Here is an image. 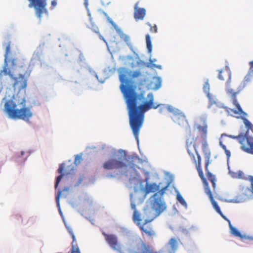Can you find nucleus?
I'll list each match as a JSON object with an SVG mask.
<instances>
[{
  "instance_id": "f03ea898",
  "label": "nucleus",
  "mask_w": 253,
  "mask_h": 253,
  "mask_svg": "<svg viewBox=\"0 0 253 253\" xmlns=\"http://www.w3.org/2000/svg\"><path fill=\"white\" fill-rule=\"evenodd\" d=\"M11 41L8 39L2 44L5 48L4 63L3 69L0 72V76L8 75L14 81V86L19 89H25L27 86V79L30 76L32 69L30 64L26 59L13 58L8 60L10 53Z\"/></svg>"
},
{
  "instance_id": "ea45409f",
  "label": "nucleus",
  "mask_w": 253,
  "mask_h": 253,
  "mask_svg": "<svg viewBox=\"0 0 253 253\" xmlns=\"http://www.w3.org/2000/svg\"><path fill=\"white\" fill-rule=\"evenodd\" d=\"M163 109V108H160L159 109V111H160V112L161 113H162V112Z\"/></svg>"
},
{
  "instance_id": "b1692460",
  "label": "nucleus",
  "mask_w": 253,
  "mask_h": 253,
  "mask_svg": "<svg viewBox=\"0 0 253 253\" xmlns=\"http://www.w3.org/2000/svg\"><path fill=\"white\" fill-rule=\"evenodd\" d=\"M244 173L241 170H239L237 172H233L231 173L232 177L235 178L241 179L243 178Z\"/></svg>"
},
{
  "instance_id": "6ab92c4d",
  "label": "nucleus",
  "mask_w": 253,
  "mask_h": 253,
  "mask_svg": "<svg viewBox=\"0 0 253 253\" xmlns=\"http://www.w3.org/2000/svg\"><path fill=\"white\" fill-rule=\"evenodd\" d=\"M64 167L63 164H61L59 166V168L58 169V172L60 173V175L58 176L56 178L55 183V188L56 189L59 185V182H60L61 179L63 178L64 176V174L63 173L64 170Z\"/></svg>"
},
{
  "instance_id": "f704fd0d",
  "label": "nucleus",
  "mask_w": 253,
  "mask_h": 253,
  "mask_svg": "<svg viewBox=\"0 0 253 253\" xmlns=\"http://www.w3.org/2000/svg\"><path fill=\"white\" fill-rule=\"evenodd\" d=\"M91 30L96 33H99L98 28L95 25H92V27L90 28Z\"/></svg>"
},
{
  "instance_id": "e433bc0d",
  "label": "nucleus",
  "mask_w": 253,
  "mask_h": 253,
  "mask_svg": "<svg viewBox=\"0 0 253 253\" xmlns=\"http://www.w3.org/2000/svg\"><path fill=\"white\" fill-rule=\"evenodd\" d=\"M69 191V187H65L63 189V191L68 192Z\"/></svg>"
},
{
  "instance_id": "aec40b11",
  "label": "nucleus",
  "mask_w": 253,
  "mask_h": 253,
  "mask_svg": "<svg viewBox=\"0 0 253 253\" xmlns=\"http://www.w3.org/2000/svg\"><path fill=\"white\" fill-rule=\"evenodd\" d=\"M169 245L171 248V250H170V251L172 253H174L177 248L178 244L177 240L174 238H171L169 241Z\"/></svg>"
},
{
  "instance_id": "bb28decb",
  "label": "nucleus",
  "mask_w": 253,
  "mask_h": 253,
  "mask_svg": "<svg viewBox=\"0 0 253 253\" xmlns=\"http://www.w3.org/2000/svg\"><path fill=\"white\" fill-rule=\"evenodd\" d=\"M219 144L220 147L224 150L225 153L227 156V159H228L231 156L230 152L226 149V146L224 145L221 141H220Z\"/></svg>"
},
{
  "instance_id": "412c9836",
  "label": "nucleus",
  "mask_w": 253,
  "mask_h": 253,
  "mask_svg": "<svg viewBox=\"0 0 253 253\" xmlns=\"http://www.w3.org/2000/svg\"><path fill=\"white\" fill-rule=\"evenodd\" d=\"M210 86L209 83V81L206 82L203 86V90L205 93H206L207 97L210 99H211V95L210 93Z\"/></svg>"
},
{
  "instance_id": "0eeeda50",
  "label": "nucleus",
  "mask_w": 253,
  "mask_h": 253,
  "mask_svg": "<svg viewBox=\"0 0 253 253\" xmlns=\"http://www.w3.org/2000/svg\"><path fill=\"white\" fill-rule=\"evenodd\" d=\"M26 99L23 98L19 104L20 108H17L18 103L16 104L12 100H8L4 104V110L9 117L14 119H22L28 121L32 117L33 113L31 111V107H26Z\"/></svg>"
},
{
  "instance_id": "7c9ffc66",
  "label": "nucleus",
  "mask_w": 253,
  "mask_h": 253,
  "mask_svg": "<svg viewBox=\"0 0 253 253\" xmlns=\"http://www.w3.org/2000/svg\"><path fill=\"white\" fill-rule=\"evenodd\" d=\"M68 232L72 238V239H73L72 243L77 244L76 240V237L74 234L72 229L68 228Z\"/></svg>"
},
{
  "instance_id": "9b49d317",
  "label": "nucleus",
  "mask_w": 253,
  "mask_h": 253,
  "mask_svg": "<svg viewBox=\"0 0 253 253\" xmlns=\"http://www.w3.org/2000/svg\"><path fill=\"white\" fill-rule=\"evenodd\" d=\"M129 253H172V252L167 249L156 252L151 246L142 242L139 246L137 247L136 251L131 250Z\"/></svg>"
},
{
  "instance_id": "c756f323",
  "label": "nucleus",
  "mask_w": 253,
  "mask_h": 253,
  "mask_svg": "<svg viewBox=\"0 0 253 253\" xmlns=\"http://www.w3.org/2000/svg\"><path fill=\"white\" fill-rule=\"evenodd\" d=\"M61 193H62V191L59 190L58 192L57 195L56 196V198H55L57 206L59 208V209H60L59 200H60V196L61 194Z\"/></svg>"
},
{
  "instance_id": "f257e3e1",
  "label": "nucleus",
  "mask_w": 253,
  "mask_h": 253,
  "mask_svg": "<svg viewBox=\"0 0 253 253\" xmlns=\"http://www.w3.org/2000/svg\"><path fill=\"white\" fill-rule=\"evenodd\" d=\"M141 73L138 71L132 72L124 69L119 76L121 82L120 89L123 93L127 105L129 120V125L135 139L139 141V134L144 120V113L151 109H157L160 105L154 102V95L149 93L146 100L142 93H137L134 89L129 86L128 78H134L139 76Z\"/></svg>"
},
{
  "instance_id": "2f4dec72",
  "label": "nucleus",
  "mask_w": 253,
  "mask_h": 253,
  "mask_svg": "<svg viewBox=\"0 0 253 253\" xmlns=\"http://www.w3.org/2000/svg\"><path fill=\"white\" fill-rule=\"evenodd\" d=\"M248 180L251 182V192L253 194V176L250 175L248 177Z\"/></svg>"
},
{
  "instance_id": "39448f33",
  "label": "nucleus",
  "mask_w": 253,
  "mask_h": 253,
  "mask_svg": "<svg viewBox=\"0 0 253 253\" xmlns=\"http://www.w3.org/2000/svg\"><path fill=\"white\" fill-rule=\"evenodd\" d=\"M186 148L188 153L191 159L193 161L198 172L199 175L204 184L205 193L207 195H208L213 208L218 213H219L225 220L228 221L229 225H230V224H231L230 220H229L223 214L217 203L214 200L213 197L209 187L208 182L202 171L201 167L202 159L201 156L197 150L196 144H192V143H189L188 142H187Z\"/></svg>"
},
{
  "instance_id": "a211bd4d",
  "label": "nucleus",
  "mask_w": 253,
  "mask_h": 253,
  "mask_svg": "<svg viewBox=\"0 0 253 253\" xmlns=\"http://www.w3.org/2000/svg\"><path fill=\"white\" fill-rule=\"evenodd\" d=\"M159 189V185L157 184L153 183H146L145 185V193L148 194L151 192H154Z\"/></svg>"
},
{
  "instance_id": "c9c22d12",
  "label": "nucleus",
  "mask_w": 253,
  "mask_h": 253,
  "mask_svg": "<svg viewBox=\"0 0 253 253\" xmlns=\"http://www.w3.org/2000/svg\"><path fill=\"white\" fill-rule=\"evenodd\" d=\"M131 207L132 209H133L134 211L136 210V206L132 202H131Z\"/></svg>"
},
{
  "instance_id": "4be33fe9",
  "label": "nucleus",
  "mask_w": 253,
  "mask_h": 253,
  "mask_svg": "<svg viewBox=\"0 0 253 253\" xmlns=\"http://www.w3.org/2000/svg\"><path fill=\"white\" fill-rule=\"evenodd\" d=\"M146 42L147 44V48L149 53H151L152 50V44L150 38V36L149 34L146 35Z\"/></svg>"
},
{
  "instance_id": "5701e85b",
  "label": "nucleus",
  "mask_w": 253,
  "mask_h": 253,
  "mask_svg": "<svg viewBox=\"0 0 253 253\" xmlns=\"http://www.w3.org/2000/svg\"><path fill=\"white\" fill-rule=\"evenodd\" d=\"M133 221L136 223L137 225L138 226V223L141 224L140 221H141V219L140 218V214L137 210H135L133 211Z\"/></svg>"
},
{
  "instance_id": "79ce46f5",
  "label": "nucleus",
  "mask_w": 253,
  "mask_h": 253,
  "mask_svg": "<svg viewBox=\"0 0 253 253\" xmlns=\"http://www.w3.org/2000/svg\"><path fill=\"white\" fill-rule=\"evenodd\" d=\"M156 61V60H150V62H152L153 61Z\"/></svg>"
},
{
  "instance_id": "4468645a",
  "label": "nucleus",
  "mask_w": 253,
  "mask_h": 253,
  "mask_svg": "<svg viewBox=\"0 0 253 253\" xmlns=\"http://www.w3.org/2000/svg\"><path fill=\"white\" fill-rule=\"evenodd\" d=\"M107 21L112 25L114 28L116 30L117 33L120 36V38L123 39L125 42L128 43L129 42V37L124 34L122 29L110 18L109 17H107Z\"/></svg>"
},
{
  "instance_id": "6e6552de",
  "label": "nucleus",
  "mask_w": 253,
  "mask_h": 253,
  "mask_svg": "<svg viewBox=\"0 0 253 253\" xmlns=\"http://www.w3.org/2000/svg\"><path fill=\"white\" fill-rule=\"evenodd\" d=\"M164 192L165 189H161L153 196V203L152 204V207L157 212L156 216L159 215L166 209V204L163 201Z\"/></svg>"
},
{
  "instance_id": "58836bf2",
  "label": "nucleus",
  "mask_w": 253,
  "mask_h": 253,
  "mask_svg": "<svg viewBox=\"0 0 253 253\" xmlns=\"http://www.w3.org/2000/svg\"><path fill=\"white\" fill-rule=\"evenodd\" d=\"M51 4H52V5L53 6H55V5H56V2L55 1H54V0H53V1H52Z\"/></svg>"
},
{
  "instance_id": "20e7f679",
  "label": "nucleus",
  "mask_w": 253,
  "mask_h": 253,
  "mask_svg": "<svg viewBox=\"0 0 253 253\" xmlns=\"http://www.w3.org/2000/svg\"><path fill=\"white\" fill-rule=\"evenodd\" d=\"M103 167L106 170H118L120 174L128 178L130 183L137 180L138 173L136 165L128 161L126 154L114 156L103 163Z\"/></svg>"
},
{
  "instance_id": "cd10ccee",
  "label": "nucleus",
  "mask_w": 253,
  "mask_h": 253,
  "mask_svg": "<svg viewBox=\"0 0 253 253\" xmlns=\"http://www.w3.org/2000/svg\"><path fill=\"white\" fill-rule=\"evenodd\" d=\"M155 80H156V83L154 88L155 89H158L161 86V79L160 77H156Z\"/></svg>"
},
{
  "instance_id": "393cba45",
  "label": "nucleus",
  "mask_w": 253,
  "mask_h": 253,
  "mask_svg": "<svg viewBox=\"0 0 253 253\" xmlns=\"http://www.w3.org/2000/svg\"><path fill=\"white\" fill-rule=\"evenodd\" d=\"M71 253H81L77 244L72 243Z\"/></svg>"
},
{
  "instance_id": "423d86ee",
  "label": "nucleus",
  "mask_w": 253,
  "mask_h": 253,
  "mask_svg": "<svg viewBox=\"0 0 253 253\" xmlns=\"http://www.w3.org/2000/svg\"><path fill=\"white\" fill-rule=\"evenodd\" d=\"M194 128L197 129L201 133V137L203 139L202 142V150L205 159L206 176L208 180L211 182L213 192L214 193H216L215 182L216 179L215 176L212 174L209 169V166L211 163L212 160L211 159V152L207 140L208 126L206 123H204L203 126L196 124L194 125Z\"/></svg>"
},
{
  "instance_id": "ddd939ff",
  "label": "nucleus",
  "mask_w": 253,
  "mask_h": 253,
  "mask_svg": "<svg viewBox=\"0 0 253 253\" xmlns=\"http://www.w3.org/2000/svg\"><path fill=\"white\" fill-rule=\"evenodd\" d=\"M155 217L151 219H146L143 224L138 223V226L142 232V235L145 234L149 237L155 236V232L151 224H148L151 222Z\"/></svg>"
},
{
  "instance_id": "72a5a7b5",
  "label": "nucleus",
  "mask_w": 253,
  "mask_h": 253,
  "mask_svg": "<svg viewBox=\"0 0 253 253\" xmlns=\"http://www.w3.org/2000/svg\"><path fill=\"white\" fill-rule=\"evenodd\" d=\"M250 69H249V73H253V60L250 62Z\"/></svg>"
},
{
  "instance_id": "c85d7f7f",
  "label": "nucleus",
  "mask_w": 253,
  "mask_h": 253,
  "mask_svg": "<svg viewBox=\"0 0 253 253\" xmlns=\"http://www.w3.org/2000/svg\"><path fill=\"white\" fill-rule=\"evenodd\" d=\"M147 25L150 27V31L152 33H157L158 32V29L156 25L152 26L150 23H147Z\"/></svg>"
},
{
  "instance_id": "4c0bfd02",
  "label": "nucleus",
  "mask_w": 253,
  "mask_h": 253,
  "mask_svg": "<svg viewBox=\"0 0 253 253\" xmlns=\"http://www.w3.org/2000/svg\"><path fill=\"white\" fill-rule=\"evenodd\" d=\"M152 66L153 67H155L157 68H158V69H161V65H155V64H152Z\"/></svg>"
},
{
  "instance_id": "f3484780",
  "label": "nucleus",
  "mask_w": 253,
  "mask_h": 253,
  "mask_svg": "<svg viewBox=\"0 0 253 253\" xmlns=\"http://www.w3.org/2000/svg\"><path fill=\"white\" fill-rule=\"evenodd\" d=\"M229 227L231 233L236 237H238L242 240H253V238L249 237L246 235H242L240 231L236 228L234 227L231 224H230Z\"/></svg>"
},
{
  "instance_id": "dca6fc26",
  "label": "nucleus",
  "mask_w": 253,
  "mask_h": 253,
  "mask_svg": "<svg viewBox=\"0 0 253 253\" xmlns=\"http://www.w3.org/2000/svg\"><path fill=\"white\" fill-rule=\"evenodd\" d=\"M146 15V10L144 8L138 7V3L134 5V18L136 21L141 20Z\"/></svg>"
},
{
  "instance_id": "473e14b6",
  "label": "nucleus",
  "mask_w": 253,
  "mask_h": 253,
  "mask_svg": "<svg viewBox=\"0 0 253 253\" xmlns=\"http://www.w3.org/2000/svg\"><path fill=\"white\" fill-rule=\"evenodd\" d=\"M82 158L81 157L77 156L75 160V164L77 165L81 163Z\"/></svg>"
},
{
  "instance_id": "7ed1b4c3",
  "label": "nucleus",
  "mask_w": 253,
  "mask_h": 253,
  "mask_svg": "<svg viewBox=\"0 0 253 253\" xmlns=\"http://www.w3.org/2000/svg\"><path fill=\"white\" fill-rule=\"evenodd\" d=\"M228 91L231 93L232 101L236 106L237 110H235L228 107H226V112L232 116L236 118L242 119L243 121L247 130L246 133H242L238 136L230 135V137L237 139L241 145V149L244 152L253 155V137L250 136L249 130L253 132V125L246 117L247 114L243 111L236 98V92H233L232 89H228Z\"/></svg>"
},
{
  "instance_id": "a878e982",
  "label": "nucleus",
  "mask_w": 253,
  "mask_h": 253,
  "mask_svg": "<svg viewBox=\"0 0 253 253\" xmlns=\"http://www.w3.org/2000/svg\"><path fill=\"white\" fill-rule=\"evenodd\" d=\"M176 199L177 201L183 206H186L187 204L184 199L183 198L182 196L179 194L178 193L176 195Z\"/></svg>"
},
{
  "instance_id": "9d476101",
  "label": "nucleus",
  "mask_w": 253,
  "mask_h": 253,
  "mask_svg": "<svg viewBox=\"0 0 253 253\" xmlns=\"http://www.w3.org/2000/svg\"><path fill=\"white\" fill-rule=\"evenodd\" d=\"M46 0H29L30 7H33L35 9L36 15L38 18L41 19L43 14H48L46 8Z\"/></svg>"
},
{
  "instance_id": "a19ab883",
  "label": "nucleus",
  "mask_w": 253,
  "mask_h": 253,
  "mask_svg": "<svg viewBox=\"0 0 253 253\" xmlns=\"http://www.w3.org/2000/svg\"><path fill=\"white\" fill-rule=\"evenodd\" d=\"M99 38H100V39H102V40H104L103 38V37H102V36L101 35H99Z\"/></svg>"
},
{
  "instance_id": "f8f14e48",
  "label": "nucleus",
  "mask_w": 253,
  "mask_h": 253,
  "mask_svg": "<svg viewBox=\"0 0 253 253\" xmlns=\"http://www.w3.org/2000/svg\"><path fill=\"white\" fill-rule=\"evenodd\" d=\"M105 240L109 246L115 251L122 253V245L119 243L116 235L114 234H109L105 232L102 233Z\"/></svg>"
},
{
  "instance_id": "1a4fd4ad",
  "label": "nucleus",
  "mask_w": 253,
  "mask_h": 253,
  "mask_svg": "<svg viewBox=\"0 0 253 253\" xmlns=\"http://www.w3.org/2000/svg\"><path fill=\"white\" fill-rule=\"evenodd\" d=\"M166 108L164 107V108ZM168 110L172 113L171 118L173 121L180 126H186L188 125V122L184 114L180 110L171 106L167 107Z\"/></svg>"
},
{
  "instance_id": "2eb2a0df",
  "label": "nucleus",
  "mask_w": 253,
  "mask_h": 253,
  "mask_svg": "<svg viewBox=\"0 0 253 253\" xmlns=\"http://www.w3.org/2000/svg\"><path fill=\"white\" fill-rule=\"evenodd\" d=\"M231 73L228 69H222L219 71L218 78L221 81L226 80V85L227 87L230 86L231 82Z\"/></svg>"
}]
</instances>
